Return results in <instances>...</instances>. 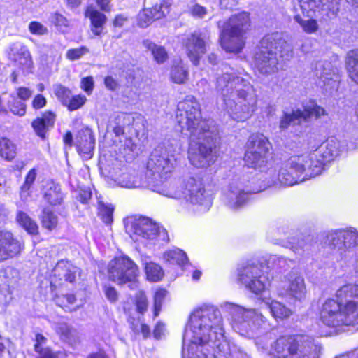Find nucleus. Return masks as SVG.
Wrapping results in <instances>:
<instances>
[{
  "label": "nucleus",
  "mask_w": 358,
  "mask_h": 358,
  "mask_svg": "<svg viewBox=\"0 0 358 358\" xmlns=\"http://www.w3.org/2000/svg\"><path fill=\"white\" fill-rule=\"evenodd\" d=\"M260 43L259 52L255 55V66L262 74H272L278 71V56L285 59L293 56L292 47L281 34H268Z\"/></svg>",
  "instance_id": "5"
},
{
  "label": "nucleus",
  "mask_w": 358,
  "mask_h": 358,
  "mask_svg": "<svg viewBox=\"0 0 358 358\" xmlns=\"http://www.w3.org/2000/svg\"><path fill=\"white\" fill-rule=\"evenodd\" d=\"M78 152L85 159L93 156L95 138L91 129L86 128L79 131L76 137Z\"/></svg>",
  "instance_id": "21"
},
{
  "label": "nucleus",
  "mask_w": 358,
  "mask_h": 358,
  "mask_svg": "<svg viewBox=\"0 0 358 358\" xmlns=\"http://www.w3.org/2000/svg\"><path fill=\"white\" fill-rule=\"evenodd\" d=\"M287 282L278 294L289 297L295 301H301L306 295V287L303 278L299 273L291 272L287 275Z\"/></svg>",
  "instance_id": "19"
},
{
  "label": "nucleus",
  "mask_w": 358,
  "mask_h": 358,
  "mask_svg": "<svg viewBox=\"0 0 358 358\" xmlns=\"http://www.w3.org/2000/svg\"><path fill=\"white\" fill-rule=\"evenodd\" d=\"M41 221L43 227L49 231L55 229L58 224V217L48 208H44L41 215Z\"/></svg>",
  "instance_id": "38"
},
{
  "label": "nucleus",
  "mask_w": 358,
  "mask_h": 358,
  "mask_svg": "<svg viewBox=\"0 0 358 358\" xmlns=\"http://www.w3.org/2000/svg\"><path fill=\"white\" fill-rule=\"evenodd\" d=\"M268 157L269 156L262 155L246 148L244 161L248 167L261 169L268 163Z\"/></svg>",
  "instance_id": "27"
},
{
  "label": "nucleus",
  "mask_w": 358,
  "mask_h": 358,
  "mask_svg": "<svg viewBox=\"0 0 358 358\" xmlns=\"http://www.w3.org/2000/svg\"><path fill=\"white\" fill-rule=\"evenodd\" d=\"M301 112L303 115V120H307L312 117H314L315 119H319L328 115L326 110L318 105L306 106L304 110H301Z\"/></svg>",
  "instance_id": "40"
},
{
  "label": "nucleus",
  "mask_w": 358,
  "mask_h": 358,
  "mask_svg": "<svg viewBox=\"0 0 358 358\" xmlns=\"http://www.w3.org/2000/svg\"><path fill=\"white\" fill-rule=\"evenodd\" d=\"M143 45L151 51L155 60L158 64H162L168 59V54L164 47L156 45L150 41H145Z\"/></svg>",
  "instance_id": "37"
},
{
  "label": "nucleus",
  "mask_w": 358,
  "mask_h": 358,
  "mask_svg": "<svg viewBox=\"0 0 358 358\" xmlns=\"http://www.w3.org/2000/svg\"><path fill=\"white\" fill-rule=\"evenodd\" d=\"M223 337L222 317L217 308L208 306L195 310L183 334V342H190L187 357L215 358L213 350Z\"/></svg>",
  "instance_id": "2"
},
{
  "label": "nucleus",
  "mask_w": 358,
  "mask_h": 358,
  "mask_svg": "<svg viewBox=\"0 0 358 358\" xmlns=\"http://www.w3.org/2000/svg\"><path fill=\"white\" fill-rule=\"evenodd\" d=\"M176 120L181 131L189 132L190 163L197 168L209 166L214 160L217 131L212 122L201 118L200 105L194 96L178 103Z\"/></svg>",
  "instance_id": "1"
},
{
  "label": "nucleus",
  "mask_w": 358,
  "mask_h": 358,
  "mask_svg": "<svg viewBox=\"0 0 358 358\" xmlns=\"http://www.w3.org/2000/svg\"><path fill=\"white\" fill-rule=\"evenodd\" d=\"M301 9L303 14L310 17L306 20H299L297 22H316L313 19L314 14L320 10L329 11V15H335L338 10L339 0H299Z\"/></svg>",
  "instance_id": "16"
},
{
  "label": "nucleus",
  "mask_w": 358,
  "mask_h": 358,
  "mask_svg": "<svg viewBox=\"0 0 358 358\" xmlns=\"http://www.w3.org/2000/svg\"><path fill=\"white\" fill-rule=\"evenodd\" d=\"M36 172L34 169H31L25 178V181L22 186L20 196L21 198L26 199L29 196V190L35 181Z\"/></svg>",
  "instance_id": "43"
},
{
  "label": "nucleus",
  "mask_w": 358,
  "mask_h": 358,
  "mask_svg": "<svg viewBox=\"0 0 358 358\" xmlns=\"http://www.w3.org/2000/svg\"><path fill=\"white\" fill-rule=\"evenodd\" d=\"M108 278L117 285L135 282L138 274L137 265L129 257L123 255L112 259L108 266Z\"/></svg>",
  "instance_id": "12"
},
{
  "label": "nucleus",
  "mask_w": 358,
  "mask_h": 358,
  "mask_svg": "<svg viewBox=\"0 0 358 358\" xmlns=\"http://www.w3.org/2000/svg\"><path fill=\"white\" fill-rule=\"evenodd\" d=\"M22 249V244L11 232L0 230V262L18 255Z\"/></svg>",
  "instance_id": "20"
},
{
  "label": "nucleus",
  "mask_w": 358,
  "mask_h": 358,
  "mask_svg": "<svg viewBox=\"0 0 358 358\" xmlns=\"http://www.w3.org/2000/svg\"><path fill=\"white\" fill-rule=\"evenodd\" d=\"M77 271V267L65 260L59 261L54 268L55 275L59 276L61 280L64 279L69 282H73L75 280Z\"/></svg>",
  "instance_id": "26"
},
{
  "label": "nucleus",
  "mask_w": 358,
  "mask_h": 358,
  "mask_svg": "<svg viewBox=\"0 0 358 358\" xmlns=\"http://www.w3.org/2000/svg\"><path fill=\"white\" fill-rule=\"evenodd\" d=\"M13 59L24 69L30 68L32 64L30 53L24 47L20 48L18 55Z\"/></svg>",
  "instance_id": "42"
},
{
  "label": "nucleus",
  "mask_w": 358,
  "mask_h": 358,
  "mask_svg": "<svg viewBox=\"0 0 358 358\" xmlns=\"http://www.w3.org/2000/svg\"><path fill=\"white\" fill-rule=\"evenodd\" d=\"M225 203L231 209L237 210L249 199V192L235 185H231L225 194Z\"/></svg>",
  "instance_id": "22"
},
{
  "label": "nucleus",
  "mask_w": 358,
  "mask_h": 358,
  "mask_svg": "<svg viewBox=\"0 0 358 358\" xmlns=\"http://www.w3.org/2000/svg\"><path fill=\"white\" fill-rule=\"evenodd\" d=\"M55 331L62 339H66L71 335V329L66 323H59L55 327Z\"/></svg>",
  "instance_id": "53"
},
{
  "label": "nucleus",
  "mask_w": 358,
  "mask_h": 358,
  "mask_svg": "<svg viewBox=\"0 0 358 358\" xmlns=\"http://www.w3.org/2000/svg\"><path fill=\"white\" fill-rule=\"evenodd\" d=\"M270 267L266 264L248 262L238 269V280L254 294L264 292L270 283Z\"/></svg>",
  "instance_id": "9"
},
{
  "label": "nucleus",
  "mask_w": 358,
  "mask_h": 358,
  "mask_svg": "<svg viewBox=\"0 0 358 358\" xmlns=\"http://www.w3.org/2000/svg\"><path fill=\"white\" fill-rule=\"evenodd\" d=\"M141 16H145V19H142L144 22L149 21H155L161 19L163 13L160 11V7L155 6L150 9H144L141 13Z\"/></svg>",
  "instance_id": "47"
},
{
  "label": "nucleus",
  "mask_w": 358,
  "mask_h": 358,
  "mask_svg": "<svg viewBox=\"0 0 358 358\" xmlns=\"http://www.w3.org/2000/svg\"><path fill=\"white\" fill-rule=\"evenodd\" d=\"M166 295L165 289H159L155 292L154 296V316L157 317L160 310L162 302Z\"/></svg>",
  "instance_id": "48"
},
{
  "label": "nucleus",
  "mask_w": 358,
  "mask_h": 358,
  "mask_svg": "<svg viewBox=\"0 0 358 358\" xmlns=\"http://www.w3.org/2000/svg\"><path fill=\"white\" fill-rule=\"evenodd\" d=\"M103 292L107 299L111 303H115L118 299V293L115 287L110 285L103 287Z\"/></svg>",
  "instance_id": "54"
},
{
  "label": "nucleus",
  "mask_w": 358,
  "mask_h": 358,
  "mask_svg": "<svg viewBox=\"0 0 358 358\" xmlns=\"http://www.w3.org/2000/svg\"><path fill=\"white\" fill-rule=\"evenodd\" d=\"M338 238L343 239V247L352 249L356 256H358V232L352 230H341Z\"/></svg>",
  "instance_id": "31"
},
{
  "label": "nucleus",
  "mask_w": 358,
  "mask_h": 358,
  "mask_svg": "<svg viewBox=\"0 0 358 358\" xmlns=\"http://www.w3.org/2000/svg\"><path fill=\"white\" fill-rule=\"evenodd\" d=\"M316 76L323 82L324 85H329L331 81L337 80V69L334 68L329 62L319 64L316 67Z\"/></svg>",
  "instance_id": "28"
},
{
  "label": "nucleus",
  "mask_w": 358,
  "mask_h": 358,
  "mask_svg": "<svg viewBox=\"0 0 358 358\" xmlns=\"http://www.w3.org/2000/svg\"><path fill=\"white\" fill-rule=\"evenodd\" d=\"M145 270L147 278L151 282H157L160 280L164 275L160 266L153 262L147 263L145 266Z\"/></svg>",
  "instance_id": "39"
},
{
  "label": "nucleus",
  "mask_w": 358,
  "mask_h": 358,
  "mask_svg": "<svg viewBox=\"0 0 358 358\" xmlns=\"http://www.w3.org/2000/svg\"><path fill=\"white\" fill-rule=\"evenodd\" d=\"M85 15L91 20V22H104L106 20L105 15L93 6H90L86 8Z\"/></svg>",
  "instance_id": "44"
},
{
  "label": "nucleus",
  "mask_w": 358,
  "mask_h": 358,
  "mask_svg": "<svg viewBox=\"0 0 358 358\" xmlns=\"http://www.w3.org/2000/svg\"><path fill=\"white\" fill-rule=\"evenodd\" d=\"M341 230L331 232L327 236L329 243L334 247H338V248H341L342 246H343V239L338 238V234L341 233Z\"/></svg>",
  "instance_id": "55"
},
{
  "label": "nucleus",
  "mask_w": 358,
  "mask_h": 358,
  "mask_svg": "<svg viewBox=\"0 0 358 358\" xmlns=\"http://www.w3.org/2000/svg\"><path fill=\"white\" fill-rule=\"evenodd\" d=\"M46 99L41 94H37L32 101V106L35 109H40L46 105Z\"/></svg>",
  "instance_id": "63"
},
{
  "label": "nucleus",
  "mask_w": 358,
  "mask_h": 358,
  "mask_svg": "<svg viewBox=\"0 0 358 358\" xmlns=\"http://www.w3.org/2000/svg\"><path fill=\"white\" fill-rule=\"evenodd\" d=\"M186 54L194 65H198L206 53L208 42L201 33L194 32L187 36L184 42Z\"/></svg>",
  "instance_id": "18"
},
{
  "label": "nucleus",
  "mask_w": 358,
  "mask_h": 358,
  "mask_svg": "<svg viewBox=\"0 0 358 358\" xmlns=\"http://www.w3.org/2000/svg\"><path fill=\"white\" fill-rule=\"evenodd\" d=\"M321 144V139H320L318 136L315 134H310L308 136V145L310 150L314 151L313 153H315V150H318V148Z\"/></svg>",
  "instance_id": "56"
},
{
  "label": "nucleus",
  "mask_w": 358,
  "mask_h": 358,
  "mask_svg": "<svg viewBox=\"0 0 358 358\" xmlns=\"http://www.w3.org/2000/svg\"><path fill=\"white\" fill-rule=\"evenodd\" d=\"M34 350L39 351V350L43 349V345L47 343V338L40 333L35 334L34 339Z\"/></svg>",
  "instance_id": "61"
},
{
  "label": "nucleus",
  "mask_w": 358,
  "mask_h": 358,
  "mask_svg": "<svg viewBox=\"0 0 358 358\" xmlns=\"http://www.w3.org/2000/svg\"><path fill=\"white\" fill-rule=\"evenodd\" d=\"M16 220L19 224L22 226L29 234H38V227L37 224L27 213L22 211H19L17 214Z\"/></svg>",
  "instance_id": "33"
},
{
  "label": "nucleus",
  "mask_w": 358,
  "mask_h": 358,
  "mask_svg": "<svg viewBox=\"0 0 358 358\" xmlns=\"http://www.w3.org/2000/svg\"><path fill=\"white\" fill-rule=\"evenodd\" d=\"M81 88L87 94H91L94 89V80L91 76L86 77L81 80Z\"/></svg>",
  "instance_id": "57"
},
{
  "label": "nucleus",
  "mask_w": 358,
  "mask_h": 358,
  "mask_svg": "<svg viewBox=\"0 0 358 358\" xmlns=\"http://www.w3.org/2000/svg\"><path fill=\"white\" fill-rule=\"evenodd\" d=\"M86 101L87 98L84 95H71L69 101L65 104V106H66L70 111H73L80 108Z\"/></svg>",
  "instance_id": "45"
},
{
  "label": "nucleus",
  "mask_w": 358,
  "mask_h": 358,
  "mask_svg": "<svg viewBox=\"0 0 358 358\" xmlns=\"http://www.w3.org/2000/svg\"><path fill=\"white\" fill-rule=\"evenodd\" d=\"M342 150L340 141L335 137H330L322 143L315 153H306L311 159L310 164L316 176L320 174L323 165L337 157Z\"/></svg>",
  "instance_id": "15"
},
{
  "label": "nucleus",
  "mask_w": 358,
  "mask_h": 358,
  "mask_svg": "<svg viewBox=\"0 0 358 358\" xmlns=\"http://www.w3.org/2000/svg\"><path fill=\"white\" fill-rule=\"evenodd\" d=\"M53 90L57 99L65 106L71 95V90L62 85H55Z\"/></svg>",
  "instance_id": "46"
},
{
  "label": "nucleus",
  "mask_w": 358,
  "mask_h": 358,
  "mask_svg": "<svg viewBox=\"0 0 358 358\" xmlns=\"http://www.w3.org/2000/svg\"><path fill=\"white\" fill-rule=\"evenodd\" d=\"M32 127L37 135L42 138H45L46 131L49 129V128L46 127V124H45V123L42 121V120H41L40 117L33 121Z\"/></svg>",
  "instance_id": "51"
},
{
  "label": "nucleus",
  "mask_w": 358,
  "mask_h": 358,
  "mask_svg": "<svg viewBox=\"0 0 358 358\" xmlns=\"http://www.w3.org/2000/svg\"><path fill=\"white\" fill-rule=\"evenodd\" d=\"M310 161L308 155H294L279 169L269 168L259 178L264 182L262 189L273 186H292L315 177Z\"/></svg>",
  "instance_id": "4"
},
{
  "label": "nucleus",
  "mask_w": 358,
  "mask_h": 358,
  "mask_svg": "<svg viewBox=\"0 0 358 358\" xmlns=\"http://www.w3.org/2000/svg\"><path fill=\"white\" fill-rule=\"evenodd\" d=\"M221 307L230 315L232 328L239 334L250 338L266 329L267 320L257 310L229 302H224Z\"/></svg>",
  "instance_id": "7"
},
{
  "label": "nucleus",
  "mask_w": 358,
  "mask_h": 358,
  "mask_svg": "<svg viewBox=\"0 0 358 358\" xmlns=\"http://www.w3.org/2000/svg\"><path fill=\"white\" fill-rule=\"evenodd\" d=\"M136 305L137 311L141 314L144 313L148 308V299L143 292H139L136 296Z\"/></svg>",
  "instance_id": "50"
},
{
  "label": "nucleus",
  "mask_w": 358,
  "mask_h": 358,
  "mask_svg": "<svg viewBox=\"0 0 358 358\" xmlns=\"http://www.w3.org/2000/svg\"><path fill=\"white\" fill-rule=\"evenodd\" d=\"M170 77L175 83L183 84L188 78V69L182 62H180L172 66Z\"/></svg>",
  "instance_id": "34"
},
{
  "label": "nucleus",
  "mask_w": 358,
  "mask_h": 358,
  "mask_svg": "<svg viewBox=\"0 0 358 358\" xmlns=\"http://www.w3.org/2000/svg\"><path fill=\"white\" fill-rule=\"evenodd\" d=\"M263 302L269 308L271 315L275 319L283 320L292 314V311L289 308L279 301L267 299L263 300Z\"/></svg>",
  "instance_id": "30"
},
{
  "label": "nucleus",
  "mask_w": 358,
  "mask_h": 358,
  "mask_svg": "<svg viewBox=\"0 0 358 358\" xmlns=\"http://www.w3.org/2000/svg\"><path fill=\"white\" fill-rule=\"evenodd\" d=\"M35 352L38 353L36 358H55L54 353L49 348H45Z\"/></svg>",
  "instance_id": "64"
},
{
  "label": "nucleus",
  "mask_w": 358,
  "mask_h": 358,
  "mask_svg": "<svg viewBox=\"0 0 358 358\" xmlns=\"http://www.w3.org/2000/svg\"><path fill=\"white\" fill-rule=\"evenodd\" d=\"M164 258L171 264H177L180 266H183L188 262L187 257L182 250L175 248L166 251L164 254Z\"/></svg>",
  "instance_id": "35"
},
{
  "label": "nucleus",
  "mask_w": 358,
  "mask_h": 358,
  "mask_svg": "<svg viewBox=\"0 0 358 358\" xmlns=\"http://www.w3.org/2000/svg\"><path fill=\"white\" fill-rule=\"evenodd\" d=\"M215 88L232 120L245 122L257 110L258 96L248 80L234 73H224L217 78Z\"/></svg>",
  "instance_id": "3"
},
{
  "label": "nucleus",
  "mask_w": 358,
  "mask_h": 358,
  "mask_svg": "<svg viewBox=\"0 0 358 358\" xmlns=\"http://www.w3.org/2000/svg\"><path fill=\"white\" fill-rule=\"evenodd\" d=\"M64 194L61 186L54 181L46 182L43 190V198L51 206H57L63 202Z\"/></svg>",
  "instance_id": "23"
},
{
  "label": "nucleus",
  "mask_w": 358,
  "mask_h": 358,
  "mask_svg": "<svg viewBox=\"0 0 358 358\" xmlns=\"http://www.w3.org/2000/svg\"><path fill=\"white\" fill-rule=\"evenodd\" d=\"M176 158L166 149L158 148L151 153L145 172L148 183L150 184L162 179L173 169Z\"/></svg>",
  "instance_id": "10"
},
{
  "label": "nucleus",
  "mask_w": 358,
  "mask_h": 358,
  "mask_svg": "<svg viewBox=\"0 0 358 358\" xmlns=\"http://www.w3.org/2000/svg\"><path fill=\"white\" fill-rule=\"evenodd\" d=\"M321 348L309 336H281L271 345V354L278 358H319Z\"/></svg>",
  "instance_id": "6"
},
{
  "label": "nucleus",
  "mask_w": 358,
  "mask_h": 358,
  "mask_svg": "<svg viewBox=\"0 0 358 358\" xmlns=\"http://www.w3.org/2000/svg\"><path fill=\"white\" fill-rule=\"evenodd\" d=\"M250 20V14L242 11L233 15L230 18V22H248Z\"/></svg>",
  "instance_id": "58"
},
{
  "label": "nucleus",
  "mask_w": 358,
  "mask_h": 358,
  "mask_svg": "<svg viewBox=\"0 0 358 358\" xmlns=\"http://www.w3.org/2000/svg\"><path fill=\"white\" fill-rule=\"evenodd\" d=\"M89 52L87 48L82 46L78 48L69 49L66 52V57L71 61L80 59L83 55Z\"/></svg>",
  "instance_id": "49"
},
{
  "label": "nucleus",
  "mask_w": 358,
  "mask_h": 358,
  "mask_svg": "<svg viewBox=\"0 0 358 358\" xmlns=\"http://www.w3.org/2000/svg\"><path fill=\"white\" fill-rule=\"evenodd\" d=\"M246 148L262 155L269 156L271 143L264 135L256 134L250 136Z\"/></svg>",
  "instance_id": "25"
},
{
  "label": "nucleus",
  "mask_w": 358,
  "mask_h": 358,
  "mask_svg": "<svg viewBox=\"0 0 358 358\" xmlns=\"http://www.w3.org/2000/svg\"><path fill=\"white\" fill-rule=\"evenodd\" d=\"M126 231L135 241H140V238L155 240L158 237L165 240L167 235L164 228L146 217H139L128 221Z\"/></svg>",
  "instance_id": "11"
},
{
  "label": "nucleus",
  "mask_w": 358,
  "mask_h": 358,
  "mask_svg": "<svg viewBox=\"0 0 358 358\" xmlns=\"http://www.w3.org/2000/svg\"><path fill=\"white\" fill-rule=\"evenodd\" d=\"M320 319L323 324L337 328L344 325L342 304L334 299H327L322 306Z\"/></svg>",
  "instance_id": "17"
},
{
  "label": "nucleus",
  "mask_w": 358,
  "mask_h": 358,
  "mask_svg": "<svg viewBox=\"0 0 358 358\" xmlns=\"http://www.w3.org/2000/svg\"><path fill=\"white\" fill-rule=\"evenodd\" d=\"M314 239L311 236L290 238L284 245L299 255H303L311 250Z\"/></svg>",
  "instance_id": "24"
},
{
  "label": "nucleus",
  "mask_w": 358,
  "mask_h": 358,
  "mask_svg": "<svg viewBox=\"0 0 358 358\" xmlns=\"http://www.w3.org/2000/svg\"><path fill=\"white\" fill-rule=\"evenodd\" d=\"M303 115L301 110H293L291 113L285 112L280 121V129H287L289 126L300 124L303 120Z\"/></svg>",
  "instance_id": "32"
},
{
  "label": "nucleus",
  "mask_w": 358,
  "mask_h": 358,
  "mask_svg": "<svg viewBox=\"0 0 358 358\" xmlns=\"http://www.w3.org/2000/svg\"><path fill=\"white\" fill-rule=\"evenodd\" d=\"M345 65L349 77L358 85V48L350 50L347 53Z\"/></svg>",
  "instance_id": "29"
},
{
  "label": "nucleus",
  "mask_w": 358,
  "mask_h": 358,
  "mask_svg": "<svg viewBox=\"0 0 358 358\" xmlns=\"http://www.w3.org/2000/svg\"><path fill=\"white\" fill-rule=\"evenodd\" d=\"M170 198L183 199L193 205H197L201 211H206L211 206L212 199L200 179L189 178L178 185H169L159 192Z\"/></svg>",
  "instance_id": "8"
},
{
  "label": "nucleus",
  "mask_w": 358,
  "mask_h": 358,
  "mask_svg": "<svg viewBox=\"0 0 358 358\" xmlns=\"http://www.w3.org/2000/svg\"><path fill=\"white\" fill-rule=\"evenodd\" d=\"M29 31L36 35L41 36L46 34L47 29L42 24H29Z\"/></svg>",
  "instance_id": "59"
},
{
  "label": "nucleus",
  "mask_w": 358,
  "mask_h": 358,
  "mask_svg": "<svg viewBox=\"0 0 358 358\" xmlns=\"http://www.w3.org/2000/svg\"><path fill=\"white\" fill-rule=\"evenodd\" d=\"M10 111L17 115L23 116L26 113V104L22 101H15L9 105Z\"/></svg>",
  "instance_id": "52"
},
{
  "label": "nucleus",
  "mask_w": 358,
  "mask_h": 358,
  "mask_svg": "<svg viewBox=\"0 0 358 358\" xmlns=\"http://www.w3.org/2000/svg\"><path fill=\"white\" fill-rule=\"evenodd\" d=\"M336 296L342 304L344 325L358 324V285H344L337 291Z\"/></svg>",
  "instance_id": "13"
},
{
  "label": "nucleus",
  "mask_w": 358,
  "mask_h": 358,
  "mask_svg": "<svg viewBox=\"0 0 358 358\" xmlns=\"http://www.w3.org/2000/svg\"><path fill=\"white\" fill-rule=\"evenodd\" d=\"M41 120L46 124V127L48 128L53 127L55 121V115L50 112L47 111L43 114L42 117H40Z\"/></svg>",
  "instance_id": "60"
},
{
  "label": "nucleus",
  "mask_w": 358,
  "mask_h": 358,
  "mask_svg": "<svg viewBox=\"0 0 358 358\" xmlns=\"http://www.w3.org/2000/svg\"><path fill=\"white\" fill-rule=\"evenodd\" d=\"M32 91L24 87H20L17 89V96L23 101L28 100L32 95Z\"/></svg>",
  "instance_id": "62"
},
{
  "label": "nucleus",
  "mask_w": 358,
  "mask_h": 358,
  "mask_svg": "<svg viewBox=\"0 0 358 358\" xmlns=\"http://www.w3.org/2000/svg\"><path fill=\"white\" fill-rule=\"evenodd\" d=\"M114 208L111 204L104 203L102 201L99 202L98 204V215L106 224H110L113 222V213Z\"/></svg>",
  "instance_id": "41"
},
{
  "label": "nucleus",
  "mask_w": 358,
  "mask_h": 358,
  "mask_svg": "<svg viewBox=\"0 0 358 358\" xmlns=\"http://www.w3.org/2000/svg\"><path fill=\"white\" fill-rule=\"evenodd\" d=\"M249 31V24H226L220 35L222 48L228 52H240Z\"/></svg>",
  "instance_id": "14"
},
{
  "label": "nucleus",
  "mask_w": 358,
  "mask_h": 358,
  "mask_svg": "<svg viewBox=\"0 0 358 358\" xmlns=\"http://www.w3.org/2000/svg\"><path fill=\"white\" fill-rule=\"evenodd\" d=\"M16 146L9 139H0V156L8 161L13 160L16 155Z\"/></svg>",
  "instance_id": "36"
}]
</instances>
